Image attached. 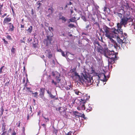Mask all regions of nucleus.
I'll return each mask as SVG.
<instances>
[{
    "mask_svg": "<svg viewBox=\"0 0 135 135\" xmlns=\"http://www.w3.org/2000/svg\"><path fill=\"white\" fill-rule=\"evenodd\" d=\"M121 26H117V29L114 28L111 31L110 28L107 26H103L106 36L109 38L111 45L116 49L120 48V45L122 46L123 44L125 45L128 41L127 34L125 33L123 34Z\"/></svg>",
    "mask_w": 135,
    "mask_h": 135,
    "instance_id": "nucleus-1",
    "label": "nucleus"
},
{
    "mask_svg": "<svg viewBox=\"0 0 135 135\" xmlns=\"http://www.w3.org/2000/svg\"><path fill=\"white\" fill-rule=\"evenodd\" d=\"M104 43V45L102 44L104 48L103 49L101 45L97 46V51L100 54H103L104 56L108 58V65L110 64H113L115 62V60L117 59L116 55L114 51H110L109 50L107 47H106V44Z\"/></svg>",
    "mask_w": 135,
    "mask_h": 135,
    "instance_id": "nucleus-2",
    "label": "nucleus"
},
{
    "mask_svg": "<svg viewBox=\"0 0 135 135\" xmlns=\"http://www.w3.org/2000/svg\"><path fill=\"white\" fill-rule=\"evenodd\" d=\"M83 75L84 79H81V81H82V83H85L88 86L91 84L93 81V77L94 76L90 77L88 75L85 73L83 74Z\"/></svg>",
    "mask_w": 135,
    "mask_h": 135,
    "instance_id": "nucleus-3",
    "label": "nucleus"
},
{
    "mask_svg": "<svg viewBox=\"0 0 135 135\" xmlns=\"http://www.w3.org/2000/svg\"><path fill=\"white\" fill-rule=\"evenodd\" d=\"M86 103V100L84 99L81 100V101H80V104L77 108L78 110H85V104Z\"/></svg>",
    "mask_w": 135,
    "mask_h": 135,
    "instance_id": "nucleus-4",
    "label": "nucleus"
},
{
    "mask_svg": "<svg viewBox=\"0 0 135 135\" xmlns=\"http://www.w3.org/2000/svg\"><path fill=\"white\" fill-rule=\"evenodd\" d=\"M53 35L50 36L49 35L47 36V38L46 40L44 41L45 44L46 45V46H48L51 43V41L52 40V37L53 36Z\"/></svg>",
    "mask_w": 135,
    "mask_h": 135,
    "instance_id": "nucleus-5",
    "label": "nucleus"
},
{
    "mask_svg": "<svg viewBox=\"0 0 135 135\" xmlns=\"http://www.w3.org/2000/svg\"><path fill=\"white\" fill-rule=\"evenodd\" d=\"M128 22V18L124 16L121 19V21L120 23V25H125L127 24Z\"/></svg>",
    "mask_w": 135,
    "mask_h": 135,
    "instance_id": "nucleus-6",
    "label": "nucleus"
},
{
    "mask_svg": "<svg viewBox=\"0 0 135 135\" xmlns=\"http://www.w3.org/2000/svg\"><path fill=\"white\" fill-rule=\"evenodd\" d=\"M94 75L95 76H96L97 77V78L98 79L100 78V76H103L104 77V79L103 80V81H106L107 80L106 79V77L105 75L103 73L99 75L97 73H94Z\"/></svg>",
    "mask_w": 135,
    "mask_h": 135,
    "instance_id": "nucleus-7",
    "label": "nucleus"
},
{
    "mask_svg": "<svg viewBox=\"0 0 135 135\" xmlns=\"http://www.w3.org/2000/svg\"><path fill=\"white\" fill-rule=\"evenodd\" d=\"M45 54L47 57L49 58H50L52 56V54L51 51L49 49H47L45 51Z\"/></svg>",
    "mask_w": 135,
    "mask_h": 135,
    "instance_id": "nucleus-8",
    "label": "nucleus"
},
{
    "mask_svg": "<svg viewBox=\"0 0 135 135\" xmlns=\"http://www.w3.org/2000/svg\"><path fill=\"white\" fill-rule=\"evenodd\" d=\"M54 9L52 7L49 8L47 11V13L48 14L47 16L49 17L50 15H51L54 12Z\"/></svg>",
    "mask_w": 135,
    "mask_h": 135,
    "instance_id": "nucleus-9",
    "label": "nucleus"
},
{
    "mask_svg": "<svg viewBox=\"0 0 135 135\" xmlns=\"http://www.w3.org/2000/svg\"><path fill=\"white\" fill-rule=\"evenodd\" d=\"M11 20V18L10 17H6L4 18L3 21L4 24H7L6 23L10 22Z\"/></svg>",
    "mask_w": 135,
    "mask_h": 135,
    "instance_id": "nucleus-10",
    "label": "nucleus"
},
{
    "mask_svg": "<svg viewBox=\"0 0 135 135\" xmlns=\"http://www.w3.org/2000/svg\"><path fill=\"white\" fill-rule=\"evenodd\" d=\"M44 88H42L40 89V95L41 98H42L43 97L44 94Z\"/></svg>",
    "mask_w": 135,
    "mask_h": 135,
    "instance_id": "nucleus-11",
    "label": "nucleus"
},
{
    "mask_svg": "<svg viewBox=\"0 0 135 135\" xmlns=\"http://www.w3.org/2000/svg\"><path fill=\"white\" fill-rule=\"evenodd\" d=\"M122 6L123 9H130V7L129 6V5L128 3H127L125 5H123Z\"/></svg>",
    "mask_w": 135,
    "mask_h": 135,
    "instance_id": "nucleus-12",
    "label": "nucleus"
},
{
    "mask_svg": "<svg viewBox=\"0 0 135 135\" xmlns=\"http://www.w3.org/2000/svg\"><path fill=\"white\" fill-rule=\"evenodd\" d=\"M90 98L89 96H88V95L87 94H86L85 95V96L83 97V98H81L80 99V101H81V100L84 99L86 100V101L87 100H88Z\"/></svg>",
    "mask_w": 135,
    "mask_h": 135,
    "instance_id": "nucleus-13",
    "label": "nucleus"
},
{
    "mask_svg": "<svg viewBox=\"0 0 135 135\" xmlns=\"http://www.w3.org/2000/svg\"><path fill=\"white\" fill-rule=\"evenodd\" d=\"M77 18L76 20H78L79 19V18H77L75 17H72L70 19H69V20L71 22H75L76 19Z\"/></svg>",
    "mask_w": 135,
    "mask_h": 135,
    "instance_id": "nucleus-14",
    "label": "nucleus"
},
{
    "mask_svg": "<svg viewBox=\"0 0 135 135\" xmlns=\"http://www.w3.org/2000/svg\"><path fill=\"white\" fill-rule=\"evenodd\" d=\"M59 20H61L63 22H65L66 20L65 18V17L63 16H62L61 17H59Z\"/></svg>",
    "mask_w": 135,
    "mask_h": 135,
    "instance_id": "nucleus-15",
    "label": "nucleus"
},
{
    "mask_svg": "<svg viewBox=\"0 0 135 135\" xmlns=\"http://www.w3.org/2000/svg\"><path fill=\"white\" fill-rule=\"evenodd\" d=\"M41 5V4L39 1L37 2L36 4V6L37 7V9L38 10L40 9V7Z\"/></svg>",
    "mask_w": 135,
    "mask_h": 135,
    "instance_id": "nucleus-16",
    "label": "nucleus"
},
{
    "mask_svg": "<svg viewBox=\"0 0 135 135\" xmlns=\"http://www.w3.org/2000/svg\"><path fill=\"white\" fill-rule=\"evenodd\" d=\"M72 74L74 76H78L79 78H80V77L79 75H78V74L75 71H72Z\"/></svg>",
    "mask_w": 135,
    "mask_h": 135,
    "instance_id": "nucleus-17",
    "label": "nucleus"
},
{
    "mask_svg": "<svg viewBox=\"0 0 135 135\" xmlns=\"http://www.w3.org/2000/svg\"><path fill=\"white\" fill-rule=\"evenodd\" d=\"M60 75L59 76H56V79L58 83L60 82L61 80V78H60Z\"/></svg>",
    "mask_w": 135,
    "mask_h": 135,
    "instance_id": "nucleus-18",
    "label": "nucleus"
},
{
    "mask_svg": "<svg viewBox=\"0 0 135 135\" xmlns=\"http://www.w3.org/2000/svg\"><path fill=\"white\" fill-rule=\"evenodd\" d=\"M91 21L93 22L94 24H97V22L95 21V19L94 18L92 17Z\"/></svg>",
    "mask_w": 135,
    "mask_h": 135,
    "instance_id": "nucleus-19",
    "label": "nucleus"
},
{
    "mask_svg": "<svg viewBox=\"0 0 135 135\" xmlns=\"http://www.w3.org/2000/svg\"><path fill=\"white\" fill-rule=\"evenodd\" d=\"M32 93L33 95V96L36 98H37V96L38 95V93L37 92H35V93H33L32 91Z\"/></svg>",
    "mask_w": 135,
    "mask_h": 135,
    "instance_id": "nucleus-20",
    "label": "nucleus"
},
{
    "mask_svg": "<svg viewBox=\"0 0 135 135\" xmlns=\"http://www.w3.org/2000/svg\"><path fill=\"white\" fill-rule=\"evenodd\" d=\"M78 116L84 118L85 115L84 114H82L81 113H79L78 115Z\"/></svg>",
    "mask_w": 135,
    "mask_h": 135,
    "instance_id": "nucleus-21",
    "label": "nucleus"
},
{
    "mask_svg": "<svg viewBox=\"0 0 135 135\" xmlns=\"http://www.w3.org/2000/svg\"><path fill=\"white\" fill-rule=\"evenodd\" d=\"M32 26H30V27L28 28L27 30L30 33H31L32 31Z\"/></svg>",
    "mask_w": 135,
    "mask_h": 135,
    "instance_id": "nucleus-22",
    "label": "nucleus"
},
{
    "mask_svg": "<svg viewBox=\"0 0 135 135\" xmlns=\"http://www.w3.org/2000/svg\"><path fill=\"white\" fill-rule=\"evenodd\" d=\"M15 28L13 26H10L9 28V30L10 31H12Z\"/></svg>",
    "mask_w": 135,
    "mask_h": 135,
    "instance_id": "nucleus-23",
    "label": "nucleus"
},
{
    "mask_svg": "<svg viewBox=\"0 0 135 135\" xmlns=\"http://www.w3.org/2000/svg\"><path fill=\"white\" fill-rule=\"evenodd\" d=\"M51 99H54L56 97L55 95H53L51 94H50L49 96Z\"/></svg>",
    "mask_w": 135,
    "mask_h": 135,
    "instance_id": "nucleus-24",
    "label": "nucleus"
},
{
    "mask_svg": "<svg viewBox=\"0 0 135 135\" xmlns=\"http://www.w3.org/2000/svg\"><path fill=\"white\" fill-rule=\"evenodd\" d=\"M128 22H132L133 21V19L131 17L128 18Z\"/></svg>",
    "mask_w": 135,
    "mask_h": 135,
    "instance_id": "nucleus-25",
    "label": "nucleus"
},
{
    "mask_svg": "<svg viewBox=\"0 0 135 135\" xmlns=\"http://www.w3.org/2000/svg\"><path fill=\"white\" fill-rule=\"evenodd\" d=\"M21 122L20 121H19L16 124V125H17L18 127H19L20 126Z\"/></svg>",
    "mask_w": 135,
    "mask_h": 135,
    "instance_id": "nucleus-26",
    "label": "nucleus"
},
{
    "mask_svg": "<svg viewBox=\"0 0 135 135\" xmlns=\"http://www.w3.org/2000/svg\"><path fill=\"white\" fill-rule=\"evenodd\" d=\"M15 50H16L15 49L13 48V47L11 49V51L13 53H15Z\"/></svg>",
    "mask_w": 135,
    "mask_h": 135,
    "instance_id": "nucleus-27",
    "label": "nucleus"
},
{
    "mask_svg": "<svg viewBox=\"0 0 135 135\" xmlns=\"http://www.w3.org/2000/svg\"><path fill=\"white\" fill-rule=\"evenodd\" d=\"M73 133V132L71 131H70L67 134L66 133V135H71L72 134V133Z\"/></svg>",
    "mask_w": 135,
    "mask_h": 135,
    "instance_id": "nucleus-28",
    "label": "nucleus"
},
{
    "mask_svg": "<svg viewBox=\"0 0 135 135\" xmlns=\"http://www.w3.org/2000/svg\"><path fill=\"white\" fill-rule=\"evenodd\" d=\"M49 28V30L51 32L52 31H53V28L52 27H48Z\"/></svg>",
    "mask_w": 135,
    "mask_h": 135,
    "instance_id": "nucleus-29",
    "label": "nucleus"
},
{
    "mask_svg": "<svg viewBox=\"0 0 135 135\" xmlns=\"http://www.w3.org/2000/svg\"><path fill=\"white\" fill-rule=\"evenodd\" d=\"M75 93L77 95H80V94L79 93L81 94V92H80L79 91H75Z\"/></svg>",
    "mask_w": 135,
    "mask_h": 135,
    "instance_id": "nucleus-30",
    "label": "nucleus"
},
{
    "mask_svg": "<svg viewBox=\"0 0 135 135\" xmlns=\"http://www.w3.org/2000/svg\"><path fill=\"white\" fill-rule=\"evenodd\" d=\"M4 67V66H2L0 68V74L1 73H2V69Z\"/></svg>",
    "mask_w": 135,
    "mask_h": 135,
    "instance_id": "nucleus-31",
    "label": "nucleus"
},
{
    "mask_svg": "<svg viewBox=\"0 0 135 135\" xmlns=\"http://www.w3.org/2000/svg\"><path fill=\"white\" fill-rule=\"evenodd\" d=\"M3 41H4V43L6 44H8V42L7 41H6L5 39L4 38H3L2 39Z\"/></svg>",
    "mask_w": 135,
    "mask_h": 135,
    "instance_id": "nucleus-32",
    "label": "nucleus"
},
{
    "mask_svg": "<svg viewBox=\"0 0 135 135\" xmlns=\"http://www.w3.org/2000/svg\"><path fill=\"white\" fill-rule=\"evenodd\" d=\"M61 54H62V55L63 56L65 57V55L64 54V52H63V51H62V50H61Z\"/></svg>",
    "mask_w": 135,
    "mask_h": 135,
    "instance_id": "nucleus-33",
    "label": "nucleus"
},
{
    "mask_svg": "<svg viewBox=\"0 0 135 135\" xmlns=\"http://www.w3.org/2000/svg\"><path fill=\"white\" fill-rule=\"evenodd\" d=\"M51 83L52 84H54L55 85H56L57 83V82H55L53 80L52 81Z\"/></svg>",
    "mask_w": 135,
    "mask_h": 135,
    "instance_id": "nucleus-34",
    "label": "nucleus"
},
{
    "mask_svg": "<svg viewBox=\"0 0 135 135\" xmlns=\"http://www.w3.org/2000/svg\"><path fill=\"white\" fill-rule=\"evenodd\" d=\"M3 6V4H1V3L0 4V10H2Z\"/></svg>",
    "mask_w": 135,
    "mask_h": 135,
    "instance_id": "nucleus-35",
    "label": "nucleus"
},
{
    "mask_svg": "<svg viewBox=\"0 0 135 135\" xmlns=\"http://www.w3.org/2000/svg\"><path fill=\"white\" fill-rule=\"evenodd\" d=\"M7 15V14L6 13H4L3 15H2V16H1V18H4L5 16H6Z\"/></svg>",
    "mask_w": 135,
    "mask_h": 135,
    "instance_id": "nucleus-36",
    "label": "nucleus"
},
{
    "mask_svg": "<svg viewBox=\"0 0 135 135\" xmlns=\"http://www.w3.org/2000/svg\"><path fill=\"white\" fill-rule=\"evenodd\" d=\"M26 90H28L30 92H32V91H31L30 90V88L27 87L26 88Z\"/></svg>",
    "mask_w": 135,
    "mask_h": 135,
    "instance_id": "nucleus-37",
    "label": "nucleus"
},
{
    "mask_svg": "<svg viewBox=\"0 0 135 135\" xmlns=\"http://www.w3.org/2000/svg\"><path fill=\"white\" fill-rule=\"evenodd\" d=\"M118 16L121 18L122 17V14L120 13H118Z\"/></svg>",
    "mask_w": 135,
    "mask_h": 135,
    "instance_id": "nucleus-38",
    "label": "nucleus"
},
{
    "mask_svg": "<svg viewBox=\"0 0 135 135\" xmlns=\"http://www.w3.org/2000/svg\"><path fill=\"white\" fill-rule=\"evenodd\" d=\"M81 18L82 19H83V20L84 21H86V19L85 16H82Z\"/></svg>",
    "mask_w": 135,
    "mask_h": 135,
    "instance_id": "nucleus-39",
    "label": "nucleus"
},
{
    "mask_svg": "<svg viewBox=\"0 0 135 135\" xmlns=\"http://www.w3.org/2000/svg\"><path fill=\"white\" fill-rule=\"evenodd\" d=\"M65 89H66L67 90H68L70 89V88L68 86H66L65 87Z\"/></svg>",
    "mask_w": 135,
    "mask_h": 135,
    "instance_id": "nucleus-40",
    "label": "nucleus"
},
{
    "mask_svg": "<svg viewBox=\"0 0 135 135\" xmlns=\"http://www.w3.org/2000/svg\"><path fill=\"white\" fill-rule=\"evenodd\" d=\"M43 117L45 119L46 121V122H47V121H48L49 120V118H46L45 117Z\"/></svg>",
    "mask_w": 135,
    "mask_h": 135,
    "instance_id": "nucleus-41",
    "label": "nucleus"
},
{
    "mask_svg": "<svg viewBox=\"0 0 135 135\" xmlns=\"http://www.w3.org/2000/svg\"><path fill=\"white\" fill-rule=\"evenodd\" d=\"M7 37L8 39L10 40L11 39V36L9 35H8L7 36Z\"/></svg>",
    "mask_w": 135,
    "mask_h": 135,
    "instance_id": "nucleus-42",
    "label": "nucleus"
},
{
    "mask_svg": "<svg viewBox=\"0 0 135 135\" xmlns=\"http://www.w3.org/2000/svg\"><path fill=\"white\" fill-rule=\"evenodd\" d=\"M67 4L68 5H70L72 4V3L71 2H70L69 3H67Z\"/></svg>",
    "mask_w": 135,
    "mask_h": 135,
    "instance_id": "nucleus-43",
    "label": "nucleus"
},
{
    "mask_svg": "<svg viewBox=\"0 0 135 135\" xmlns=\"http://www.w3.org/2000/svg\"><path fill=\"white\" fill-rule=\"evenodd\" d=\"M16 133L15 131H14L12 133V135H16Z\"/></svg>",
    "mask_w": 135,
    "mask_h": 135,
    "instance_id": "nucleus-44",
    "label": "nucleus"
},
{
    "mask_svg": "<svg viewBox=\"0 0 135 135\" xmlns=\"http://www.w3.org/2000/svg\"><path fill=\"white\" fill-rule=\"evenodd\" d=\"M47 93L49 94V96L51 94V93L49 91V90H47Z\"/></svg>",
    "mask_w": 135,
    "mask_h": 135,
    "instance_id": "nucleus-45",
    "label": "nucleus"
},
{
    "mask_svg": "<svg viewBox=\"0 0 135 135\" xmlns=\"http://www.w3.org/2000/svg\"><path fill=\"white\" fill-rule=\"evenodd\" d=\"M6 131H5L1 135H5L6 133Z\"/></svg>",
    "mask_w": 135,
    "mask_h": 135,
    "instance_id": "nucleus-46",
    "label": "nucleus"
},
{
    "mask_svg": "<svg viewBox=\"0 0 135 135\" xmlns=\"http://www.w3.org/2000/svg\"><path fill=\"white\" fill-rule=\"evenodd\" d=\"M95 44H97L98 45V46L100 45L99 44V42H96Z\"/></svg>",
    "mask_w": 135,
    "mask_h": 135,
    "instance_id": "nucleus-47",
    "label": "nucleus"
},
{
    "mask_svg": "<svg viewBox=\"0 0 135 135\" xmlns=\"http://www.w3.org/2000/svg\"><path fill=\"white\" fill-rule=\"evenodd\" d=\"M75 99H73V100H72V102H73V104H74L75 103Z\"/></svg>",
    "mask_w": 135,
    "mask_h": 135,
    "instance_id": "nucleus-48",
    "label": "nucleus"
},
{
    "mask_svg": "<svg viewBox=\"0 0 135 135\" xmlns=\"http://www.w3.org/2000/svg\"><path fill=\"white\" fill-rule=\"evenodd\" d=\"M4 111V109H3V108H2V112H1V114L2 115L3 114V112Z\"/></svg>",
    "mask_w": 135,
    "mask_h": 135,
    "instance_id": "nucleus-49",
    "label": "nucleus"
},
{
    "mask_svg": "<svg viewBox=\"0 0 135 135\" xmlns=\"http://www.w3.org/2000/svg\"><path fill=\"white\" fill-rule=\"evenodd\" d=\"M29 114H27V120L29 119Z\"/></svg>",
    "mask_w": 135,
    "mask_h": 135,
    "instance_id": "nucleus-50",
    "label": "nucleus"
},
{
    "mask_svg": "<svg viewBox=\"0 0 135 135\" xmlns=\"http://www.w3.org/2000/svg\"><path fill=\"white\" fill-rule=\"evenodd\" d=\"M2 11V10H0V15L1 16H2V15L1 13Z\"/></svg>",
    "mask_w": 135,
    "mask_h": 135,
    "instance_id": "nucleus-51",
    "label": "nucleus"
},
{
    "mask_svg": "<svg viewBox=\"0 0 135 135\" xmlns=\"http://www.w3.org/2000/svg\"><path fill=\"white\" fill-rule=\"evenodd\" d=\"M31 12H32L31 14L33 15V9H32V10H31Z\"/></svg>",
    "mask_w": 135,
    "mask_h": 135,
    "instance_id": "nucleus-52",
    "label": "nucleus"
},
{
    "mask_svg": "<svg viewBox=\"0 0 135 135\" xmlns=\"http://www.w3.org/2000/svg\"><path fill=\"white\" fill-rule=\"evenodd\" d=\"M68 87H69L70 88H72V86L71 84H70L69 85V86Z\"/></svg>",
    "mask_w": 135,
    "mask_h": 135,
    "instance_id": "nucleus-53",
    "label": "nucleus"
},
{
    "mask_svg": "<svg viewBox=\"0 0 135 135\" xmlns=\"http://www.w3.org/2000/svg\"><path fill=\"white\" fill-rule=\"evenodd\" d=\"M100 40L102 42H103V43H104V42H103V41H102V37H101V40ZM104 43H103V45H104Z\"/></svg>",
    "mask_w": 135,
    "mask_h": 135,
    "instance_id": "nucleus-54",
    "label": "nucleus"
},
{
    "mask_svg": "<svg viewBox=\"0 0 135 135\" xmlns=\"http://www.w3.org/2000/svg\"><path fill=\"white\" fill-rule=\"evenodd\" d=\"M21 43H22V42H23L24 43H25V41H23L22 40H21Z\"/></svg>",
    "mask_w": 135,
    "mask_h": 135,
    "instance_id": "nucleus-55",
    "label": "nucleus"
},
{
    "mask_svg": "<svg viewBox=\"0 0 135 135\" xmlns=\"http://www.w3.org/2000/svg\"><path fill=\"white\" fill-rule=\"evenodd\" d=\"M75 112L76 113V114H79V112H77V111H75Z\"/></svg>",
    "mask_w": 135,
    "mask_h": 135,
    "instance_id": "nucleus-56",
    "label": "nucleus"
},
{
    "mask_svg": "<svg viewBox=\"0 0 135 135\" xmlns=\"http://www.w3.org/2000/svg\"><path fill=\"white\" fill-rule=\"evenodd\" d=\"M75 112L76 113V114H79V112H77V111H75Z\"/></svg>",
    "mask_w": 135,
    "mask_h": 135,
    "instance_id": "nucleus-57",
    "label": "nucleus"
},
{
    "mask_svg": "<svg viewBox=\"0 0 135 135\" xmlns=\"http://www.w3.org/2000/svg\"><path fill=\"white\" fill-rule=\"evenodd\" d=\"M55 100H57L58 99V98L57 97H55V98H54Z\"/></svg>",
    "mask_w": 135,
    "mask_h": 135,
    "instance_id": "nucleus-58",
    "label": "nucleus"
},
{
    "mask_svg": "<svg viewBox=\"0 0 135 135\" xmlns=\"http://www.w3.org/2000/svg\"><path fill=\"white\" fill-rule=\"evenodd\" d=\"M45 124H42V126L44 127H45Z\"/></svg>",
    "mask_w": 135,
    "mask_h": 135,
    "instance_id": "nucleus-59",
    "label": "nucleus"
},
{
    "mask_svg": "<svg viewBox=\"0 0 135 135\" xmlns=\"http://www.w3.org/2000/svg\"><path fill=\"white\" fill-rule=\"evenodd\" d=\"M68 5L67 4L65 6V8H66L67 7V6H68Z\"/></svg>",
    "mask_w": 135,
    "mask_h": 135,
    "instance_id": "nucleus-60",
    "label": "nucleus"
},
{
    "mask_svg": "<svg viewBox=\"0 0 135 135\" xmlns=\"http://www.w3.org/2000/svg\"><path fill=\"white\" fill-rule=\"evenodd\" d=\"M30 110L31 112H32V111H31L32 108H31V106H30Z\"/></svg>",
    "mask_w": 135,
    "mask_h": 135,
    "instance_id": "nucleus-61",
    "label": "nucleus"
},
{
    "mask_svg": "<svg viewBox=\"0 0 135 135\" xmlns=\"http://www.w3.org/2000/svg\"><path fill=\"white\" fill-rule=\"evenodd\" d=\"M24 26H21V28H23L24 27Z\"/></svg>",
    "mask_w": 135,
    "mask_h": 135,
    "instance_id": "nucleus-62",
    "label": "nucleus"
},
{
    "mask_svg": "<svg viewBox=\"0 0 135 135\" xmlns=\"http://www.w3.org/2000/svg\"><path fill=\"white\" fill-rule=\"evenodd\" d=\"M70 27H71H71H74L75 26H69Z\"/></svg>",
    "mask_w": 135,
    "mask_h": 135,
    "instance_id": "nucleus-63",
    "label": "nucleus"
},
{
    "mask_svg": "<svg viewBox=\"0 0 135 135\" xmlns=\"http://www.w3.org/2000/svg\"><path fill=\"white\" fill-rule=\"evenodd\" d=\"M61 107H59V109H58V110H60V109H61Z\"/></svg>",
    "mask_w": 135,
    "mask_h": 135,
    "instance_id": "nucleus-64",
    "label": "nucleus"
}]
</instances>
